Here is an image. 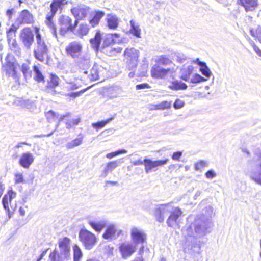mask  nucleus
Returning a JSON list of instances; mask_svg holds the SVG:
<instances>
[{"mask_svg": "<svg viewBox=\"0 0 261 261\" xmlns=\"http://www.w3.org/2000/svg\"><path fill=\"white\" fill-rule=\"evenodd\" d=\"M89 225L96 231L100 232L106 226V222L105 220L90 221Z\"/></svg>", "mask_w": 261, "mask_h": 261, "instance_id": "nucleus-32", "label": "nucleus"}, {"mask_svg": "<svg viewBox=\"0 0 261 261\" xmlns=\"http://www.w3.org/2000/svg\"><path fill=\"white\" fill-rule=\"evenodd\" d=\"M193 70L194 67L191 65L183 67L180 71V79L185 81H189Z\"/></svg>", "mask_w": 261, "mask_h": 261, "instance_id": "nucleus-30", "label": "nucleus"}, {"mask_svg": "<svg viewBox=\"0 0 261 261\" xmlns=\"http://www.w3.org/2000/svg\"><path fill=\"white\" fill-rule=\"evenodd\" d=\"M24 76L25 78H29L31 77L32 71L29 68L28 70H27L26 72L23 73Z\"/></svg>", "mask_w": 261, "mask_h": 261, "instance_id": "nucleus-61", "label": "nucleus"}, {"mask_svg": "<svg viewBox=\"0 0 261 261\" xmlns=\"http://www.w3.org/2000/svg\"><path fill=\"white\" fill-rule=\"evenodd\" d=\"M113 119V118H110L105 121H101L96 123H94L92 124V126L93 128L98 130V129L105 127L107 124L110 123Z\"/></svg>", "mask_w": 261, "mask_h": 261, "instance_id": "nucleus-40", "label": "nucleus"}, {"mask_svg": "<svg viewBox=\"0 0 261 261\" xmlns=\"http://www.w3.org/2000/svg\"><path fill=\"white\" fill-rule=\"evenodd\" d=\"M127 150H125V149H120V150H118L115 152H111V153H108L107 155H106V158L109 159H111L112 158H113V157L114 156H116L118 155H119L120 154H124V153H127Z\"/></svg>", "mask_w": 261, "mask_h": 261, "instance_id": "nucleus-44", "label": "nucleus"}, {"mask_svg": "<svg viewBox=\"0 0 261 261\" xmlns=\"http://www.w3.org/2000/svg\"><path fill=\"white\" fill-rule=\"evenodd\" d=\"M182 153L181 151L175 152L173 153L172 158L173 160L179 161L182 155Z\"/></svg>", "mask_w": 261, "mask_h": 261, "instance_id": "nucleus-55", "label": "nucleus"}, {"mask_svg": "<svg viewBox=\"0 0 261 261\" xmlns=\"http://www.w3.org/2000/svg\"><path fill=\"white\" fill-rule=\"evenodd\" d=\"M130 238L133 243L137 247V245H141L139 252H143V244L146 241V234L141 229L137 227H133L130 230Z\"/></svg>", "mask_w": 261, "mask_h": 261, "instance_id": "nucleus-7", "label": "nucleus"}, {"mask_svg": "<svg viewBox=\"0 0 261 261\" xmlns=\"http://www.w3.org/2000/svg\"><path fill=\"white\" fill-rule=\"evenodd\" d=\"M73 261H80L83 256L82 252L79 247L75 245L73 247Z\"/></svg>", "mask_w": 261, "mask_h": 261, "instance_id": "nucleus-38", "label": "nucleus"}, {"mask_svg": "<svg viewBox=\"0 0 261 261\" xmlns=\"http://www.w3.org/2000/svg\"><path fill=\"white\" fill-rule=\"evenodd\" d=\"M120 21V18L115 15L109 14L107 15V26L110 29L116 30Z\"/></svg>", "mask_w": 261, "mask_h": 261, "instance_id": "nucleus-24", "label": "nucleus"}, {"mask_svg": "<svg viewBox=\"0 0 261 261\" xmlns=\"http://www.w3.org/2000/svg\"><path fill=\"white\" fill-rule=\"evenodd\" d=\"M250 178L256 183L261 185V158L252 164V169L250 172Z\"/></svg>", "mask_w": 261, "mask_h": 261, "instance_id": "nucleus-18", "label": "nucleus"}, {"mask_svg": "<svg viewBox=\"0 0 261 261\" xmlns=\"http://www.w3.org/2000/svg\"><path fill=\"white\" fill-rule=\"evenodd\" d=\"M17 21L20 24H31L34 21L33 16L28 10H24L20 13Z\"/></svg>", "mask_w": 261, "mask_h": 261, "instance_id": "nucleus-23", "label": "nucleus"}, {"mask_svg": "<svg viewBox=\"0 0 261 261\" xmlns=\"http://www.w3.org/2000/svg\"><path fill=\"white\" fill-rule=\"evenodd\" d=\"M122 233L121 230L118 229L115 224H112L107 226L102 237L106 240H113L116 239Z\"/></svg>", "mask_w": 261, "mask_h": 261, "instance_id": "nucleus-15", "label": "nucleus"}, {"mask_svg": "<svg viewBox=\"0 0 261 261\" xmlns=\"http://www.w3.org/2000/svg\"><path fill=\"white\" fill-rule=\"evenodd\" d=\"M66 88L69 90H73L79 88V85L74 82H67Z\"/></svg>", "mask_w": 261, "mask_h": 261, "instance_id": "nucleus-53", "label": "nucleus"}, {"mask_svg": "<svg viewBox=\"0 0 261 261\" xmlns=\"http://www.w3.org/2000/svg\"><path fill=\"white\" fill-rule=\"evenodd\" d=\"M49 258L50 261H64L65 260H68V258H65L64 257V256H63V257H61V254H60V255L58 256V257H56V252H53L51 253H50L49 255Z\"/></svg>", "mask_w": 261, "mask_h": 261, "instance_id": "nucleus-47", "label": "nucleus"}, {"mask_svg": "<svg viewBox=\"0 0 261 261\" xmlns=\"http://www.w3.org/2000/svg\"><path fill=\"white\" fill-rule=\"evenodd\" d=\"M29 68V66L28 64H23L21 66V71L23 73L24 72H26L27 70H28Z\"/></svg>", "mask_w": 261, "mask_h": 261, "instance_id": "nucleus-59", "label": "nucleus"}, {"mask_svg": "<svg viewBox=\"0 0 261 261\" xmlns=\"http://www.w3.org/2000/svg\"><path fill=\"white\" fill-rule=\"evenodd\" d=\"M150 110H159L158 104L156 105H150L149 107Z\"/></svg>", "mask_w": 261, "mask_h": 261, "instance_id": "nucleus-64", "label": "nucleus"}, {"mask_svg": "<svg viewBox=\"0 0 261 261\" xmlns=\"http://www.w3.org/2000/svg\"><path fill=\"white\" fill-rule=\"evenodd\" d=\"M185 102L183 100L177 99L175 100L173 104V107L175 109H179L184 107Z\"/></svg>", "mask_w": 261, "mask_h": 261, "instance_id": "nucleus-51", "label": "nucleus"}, {"mask_svg": "<svg viewBox=\"0 0 261 261\" xmlns=\"http://www.w3.org/2000/svg\"><path fill=\"white\" fill-rule=\"evenodd\" d=\"M137 247L129 242H123L119 244V250L123 259L130 257L136 251Z\"/></svg>", "mask_w": 261, "mask_h": 261, "instance_id": "nucleus-11", "label": "nucleus"}, {"mask_svg": "<svg viewBox=\"0 0 261 261\" xmlns=\"http://www.w3.org/2000/svg\"><path fill=\"white\" fill-rule=\"evenodd\" d=\"M33 70L34 72V79L38 82L43 81L44 76L42 75V72L39 70L38 67L36 65H34L33 66Z\"/></svg>", "mask_w": 261, "mask_h": 261, "instance_id": "nucleus-37", "label": "nucleus"}, {"mask_svg": "<svg viewBox=\"0 0 261 261\" xmlns=\"http://www.w3.org/2000/svg\"><path fill=\"white\" fill-rule=\"evenodd\" d=\"M36 34L37 46L34 49V54L36 59L43 62L48 55V47L44 41L41 38L39 29L35 28Z\"/></svg>", "mask_w": 261, "mask_h": 261, "instance_id": "nucleus-3", "label": "nucleus"}, {"mask_svg": "<svg viewBox=\"0 0 261 261\" xmlns=\"http://www.w3.org/2000/svg\"><path fill=\"white\" fill-rule=\"evenodd\" d=\"M149 85L146 83L138 84L136 85V89L137 90L149 88Z\"/></svg>", "mask_w": 261, "mask_h": 261, "instance_id": "nucleus-57", "label": "nucleus"}, {"mask_svg": "<svg viewBox=\"0 0 261 261\" xmlns=\"http://www.w3.org/2000/svg\"><path fill=\"white\" fill-rule=\"evenodd\" d=\"M122 163L120 160L110 162L107 164L102 173L101 174V176L103 178H105L109 172H112L113 170L117 168L119 164Z\"/></svg>", "mask_w": 261, "mask_h": 261, "instance_id": "nucleus-27", "label": "nucleus"}, {"mask_svg": "<svg viewBox=\"0 0 261 261\" xmlns=\"http://www.w3.org/2000/svg\"><path fill=\"white\" fill-rule=\"evenodd\" d=\"M175 56L176 60L180 63H183L187 59V57L181 53H177L175 55Z\"/></svg>", "mask_w": 261, "mask_h": 261, "instance_id": "nucleus-52", "label": "nucleus"}, {"mask_svg": "<svg viewBox=\"0 0 261 261\" xmlns=\"http://www.w3.org/2000/svg\"><path fill=\"white\" fill-rule=\"evenodd\" d=\"M158 62L162 65H168L172 62L165 56H161L158 58Z\"/></svg>", "mask_w": 261, "mask_h": 261, "instance_id": "nucleus-49", "label": "nucleus"}, {"mask_svg": "<svg viewBox=\"0 0 261 261\" xmlns=\"http://www.w3.org/2000/svg\"><path fill=\"white\" fill-rule=\"evenodd\" d=\"M122 92V89L117 85H112L105 88L103 96L109 99L116 98L120 96Z\"/></svg>", "mask_w": 261, "mask_h": 261, "instance_id": "nucleus-19", "label": "nucleus"}, {"mask_svg": "<svg viewBox=\"0 0 261 261\" xmlns=\"http://www.w3.org/2000/svg\"><path fill=\"white\" fill-rule=\"evenodd\" d=\"M246 12L253 11L257 6V0H240Z\"/></svg>", "mask_w": 261, "mask_h": 261, "instance_id": "nucleus-29", "label": "nucleus"}, {"mask_svg": "<svg viewBox=\"0 0 261 261\" xmlns=\"http://www.w3.org/2000/svg\"><path fill=\"white\" fill-rule=\"evenodd\" d=\"M45 116L48 122L54 121L59 117V115L55 113L53 111L50 110L46 113Z\"/></svg>", "mask_w": 261, "mask_h": 261, "instance_id": "nucleus-41", "label": "nucleus"}, {"mask_svg": "<svg viewBox=\"0 0 261 261\" xmlns=\"http://www.w3.org/2000/svg\"><path fill=\"white\" fill-rule=\"evenodd\" d=\"M62 34L64 35L68 31L73 32L77 24L78 21L75 20L74 24L72 23V19L68 16L62 15L58 20Z\"/></svg>", "mask_w": 261, "mask_h": 261, "instance_id": "nucleus-9", "label": "nucleus"}, {"mask_svg": "<svg viewBox=\"0 0 261 261\" xmlns=\"http://www.w3.org/2000/svg\"><path fill=\"white\" fill-rule=\"evenodd\" d=\"M182 212L177 207H173L169 216L167 220L168 226L174 227L178 225L179 218L182 215Z\"/></svg>", "mask_w": 261, "mask_h": 261, "instance_id": "nucleus-16", "label": "nucleus"}, {"mask_svg": "<svg viewBox=\"0 0 261 261\" xmlns=\"http://www.w3.org/2000/svg\"><path fill=\"white\" fill-rule=\"evenodd\" d=\"M83 139V138L82 136L76 138L74 140L68 142L66 144L65 146L68 149H72L75 147L80 146L82 143Z\"/></svg>", "mask_w": 261, "mask_h": 261, "instance_id": "nucleus-35", "label": "nucleus"}, {"mask_svg": "<svg viewBox=\"0 0 261 261\" xmlns=\"http://www.w3.org/2000/svg\"><path fill=\"white\" fill-rule=\"evenodd\" d=\"M101 40V36L100 32H97L95 35L94 38H92L90 40L91 45L96 51H97L99 49Z\"/></svg>", "mask_w": 261, "mask_h": 261, "instance_id": "nucleus-34", "label": "nucleus"}, {"mask_svg": "<svg viewBox=\"0 0 261 261\" xmlns=\"http://www.w3.org/2000/svg\"><path fill=\"white\" fill-rule=\"evenodd\" d=\"M140 52L134 48H127L124 51V59L127 67L130 70H134L137 67Z\"/></svg>", "mask_w": 261, "mask_h": 261, "instance_id": "nucleus-5", "label": "nucleus"}, {"mask_svg": "<svg viewBox=\"0 0 261 261\" xmlns=\"http://www.w3.org/2000/svg\"><path fill=\"white\" fill-rule=\"evenodd\" d=\"M189 80L191 83L197 84L202 82L206 81H207V79L197 73H195L192 75Z\"/></svg>", "mask_w": 261, "mask_h": 261, "instance_id": "nucleus-39", "label": "nucleus"}, {"mask_svg": "<svg viewBox=\"0 0 261 261\" xmlns=\"http://www.w3.org/2000/svg\"><path fill=\"white\" fill-rule=\"evenodd\" d=\"M23 145H27L28 146H31V144L26 142H18L17 143L16 145L15 146L14 148L16 149H18L19 148L22 147Z\"/></svg>", "mask_w": 261, "mask_h": 261, "instance_id": "nucleus-58", "label": "nucleus"}, {"mask_svg": "<svg viewBox=\"0 0 261 261\" xmlns=\"http://www.w3.org/2000/svg\"><path fill=\"white\" fill-rule=\"evenodd\" d=\"M212 222L210 218L204 216L197 217L194 221L186 226L182 230V234L188 241L189 238L191 242H195L196 238L205 235L208 229L212 226Z\"/></svg>", "mask_w": 261, "mask_h": 261, "instance_id": "nucleus-1", "label": "nucleus"}, {"mask_svg": "<svg viewBox=\"0 0 261 261\" xmlns=\"http://www.w3.org/2000/svg\"><path fill=\"white\" fill-rule=\"evenodd\" d=\"M79 122V119H73L71 121L66 123V128L68 129H70L73 127H74L75 126L78 125Z\"/></svg>", "mask_w": 261, "mask_h": 261, "instance_id": "nucleus-50", "label": "nucleus"}, {"mask_svg": "<svg viewBox=\"0 0 261 261\" xmlns=\"http://www.w3.org/2000/svg\"><path fill=\"white\" fill-rule=\"evenodd\" d=\"M83 46L78 41H73L69 43L65 47V51L67 56L72 58H78L81 56Z\"/></svg>", "mask_w": 261, "mask_h": 261, "instance_id": "nucleus-10", "label": "nucleus"}, {"mask_svg": "<svg viewBox=\"0 0 261 261\" xmlns=\"http://www.w3.org/2000/svg\"><path fill=\"white\" fill-rule=\"evenodd\" d=\"M169 88L172 90H184L187 89V85L181 81L175 80L171 82Z\"/></svg>", "mask_w": 261, "mask_h": 261, "instance_id": "nucleus-31", "label": "nucleus"}, {"mask_svg": "<svg viewBox=\"0 0 261 261\" xmlns=\"http://www.w3.org/2000/svg\"><path fill=\"white\" fill-rule=\"evenodd\" d=\"M130 23V29L128 33L132 34L137 38H141V29L138 22L134 20H131Z\"/></svg>", "mask_w": 261, "mask_h": 261, "instance_id": "nucleus-26", "label": "nucleus"}, {"mask_svg": "<svg viewBox=\"0 0 261 261\" xmlns=\"http://www.w3.org/2000/svg\"><path fill=\"white\" fill-rule=\"evenodd\" d=\"M105 13L102 11L96 12L94 17L90 20V23L93 27L98 24L101 18L104 16Z\"/></svg>", "mask_w": 261, "mask_h": 261, "instance_id": "nucleus-36", "label": "nucleus"}, {"mask_svg": "<svg viewBox=\"0 0 261 261\" xmlns=\"http://www.w3.org/2000/svg\"><path fill=\"white\" fill-rule=\"evenodd\" d=\"M20 39L24 46L30 49L34 42V34L29 28H25L21 30L20 34Z\"/></svg>", "mask_w": 261, "mask_h": 261, "instance_id": "nucleus-14", "label": "nucleus"}, {"mask_svg": "<svg viewBox=\"0 0 261 261\" xmlns=\"http://www.w3.org/2000/svg\"><path fill=\"white\" fill-rule=\"evenodd\" d=\"M85 91V90H84V91L81 90L79 92L71 93V94H69V95L71 97H76L77 96H79L81 93H83Z\"/></svg>", "mask_w": 261, "mask_h": 261, "instance_id": "nucleus-60", "label": "nucleus"}, {"mask_svg": "<svg viewBox=\"0 0 261 261\" xmlns=\"http://www.w3.org/2000/svg\"><path fill=\"white\" fill-rule=\"evenodd\" d=\"M132 163L134 166H140L143 164H144L145 166V159L144 160L139 159L138 160L132 162Z\"/></svg>", "mask_w": 261, "mask_h": 261, "instance_id": "nucleus-56", "label": "nucleus"}, {"mask_svg": "<svg viewBox=\"0 0 261 261\" xmlns=\"http://www.w3.org/2000/svg\"><path fill=\"white\" fill-rule=\"evenodd\" d=\"M35 160L34 155L29 151L22 153L18 160L19 164L25 169H29Z\"/></svg>", "mask_w": 261, "mask_h": 261, "instance_id": "nucleus-20", "label": "nucleus"}, {"mask_svg": "<svg viewBox=\"0 0 261 261\" xmlns=\"http://www.w3.org/2000/svg\"><path fill=\"white\" fill-rule=\"evenodd\" d=\"M106 69L97 64H94L90 70V74L88 77L90 81H96L103 74Z\"/></svg>", "mask_w": 261, "mask_h": 261, "instance_id": "nucleus-22", "label": "nucleus"}, {"mask_svg": "<svg viewBox=\"0 0 261 261\" xmlns=\"http://www.w3.org/2000/svg\"><path fill=\"white\" fill-rule=\"evenodd\" d=\"M79 238L86 249L88 250L92 249L96 243L95 236L87 230H81Z\"/></svg>", "mask_w": 261, "mask_h": 261, "instance_id": "nucleus-8", "label": "nucleus"}, {"mask_svg": "<svg viewBox=\"0 0 261 261\" xmlns=\"http://www.w3.org/2000/svg\"><path fill=\"white\" fill-rule=\"evenodd\" d=\"M200 71L202 74L207 78H209L212 75V72L207 66L206 63L200 66Z\"/></svg>", "mask_w": 261, "mask_h": 261, "instance_id": "nucleus-43", "label": "nucleus"}, {"mask_svg": "<svg viewBox=\"0 0 261 261\" xmlns=\"http://www.w3.org/2000/svg\"><path fill=\"white\" fill-rule=\"evenodd\" d=\"M208 162L204 161H200L199 162L195 164V170L196 171L201 170L205 167L208 166Z\"/></svg>", "mask_w": 261, "mask_h": 261, "instance_id": "nucleus-45", "label": "nucleus"}, {"mask_svg": "<svg viewBox=\"0 0 261 261\" xmlns=\"http://www.w3.org/2000/svg\"><path fill=\"white\" fill-rule=\"evenodd\" d=\"M205 176L207 178L213 179L216 176V173L214 171L210 170L206 172Z\"/></svg>", "mask_w": 261, "mask_h": 261, "instance_id": "nucleus-54", "label": "nucleus"}, {"mask_svg": "<svg viewBox=\"0 0 261 261\" xmlns=\"http://www.w3.org/2000/svg\"><path fill=\"white\" fill-rule=\"evenodd\" d=\"M71 12L76 19L81 20L85 18L89 12V7L85 5H78L71 9Z\"/></svg>", "mask_w": 261, "mask_h": 261, "instance_id": "nucleus-21", "label": "nucleus"}, {"mask_svg": "<svg viewBox=\"0 0 261 261\" xmlns=\"http://www.w3.org/2000/svg\"><path fill=\"white\" fill-rule=\"evenodd\" d=\"M67 4L66 0H53L50 5V11L46 15L45 23L50 29L53 35L57 38V32L55 24L53 19L57 11L62 9V7Z\"/></svg>", "mask_w": 261, "mask_h": 261, "instance_id": "nucleus-2", "label": "nucleus"}, {"mask_svg": "<svg viewBox=\"0 0 261 261\" xmlns=\"http://www.w3.org/2000/svg\"><path fill=\"white\" fill-rule=\"evenodd\" d=\"M159 110L168 109L171 108V101H163L158 104Z\"/></svg>", "mask_w": 261, "mask_h": 261, "instance_id": "nucleus-46", "label": "nucleus"}, {"mask_svg": "<svg viewBox=\"0 0 261 261\" xmlns=\"http://www.w3.org/2000/svg\"><path fill=\"white\" fill-rule=\"evenodd\" d=\"M16 193L13 192L12 190H9L7 194L5 195L2 199V203L3 207L5 210L6 217L1 218L0 217V224H5L12 217L13 215V212H11L9 207V204H11L12 200L15 198Z\"/></svg>", "mask_w": 261, "mask_h": 261, "instance_id": "nucleus-6", "label": "nucleus"}, {"mask_svg": "<svg viewBox=\"0 0 261 261\" xmlns=\"http://www.w3.org/2000/svg\"><path fill=\"white\" fill-rule=\"evenodd\" d=\"M173 206L170 203L161 204L156 208L154 213L157 220L160 222H163L165 217L170 214L173 209Z\"/></svg>", "mask_w": 261, "mask_h": 261, "instance_id": "nucleus-12", "label": "nucleus"}, {"mask_svg": "<svg viewBox=\"0 0 261 261\" xmlns=\"http://www.w3.org/2000/svg\"><path fill=\"white\" fill-rule=\"evenodd\" d=\"M18 28L19 26L12 24L9 30L7 31L8 42H14V40L15 39V33Z\"/></svg>", "mask_w": 261, "mask_h": 261, "instance_id": "nucleus-33", "label": "nucleus"}, {"mask_svg": "<svg viewBox=\"0 0 261 261\" xmlns=\"http://www.w3.org/2000/svg\"><path fill=\"white\" fill-rule=\"evenodd\" d=\"M253 47L254 50L257 53V54L258 56H259L261 54V50L259 49V48L254 44L253 45Z\"/></svg>", "mask_w": 261, "mask_h": 261, "instance_id": "nucleus-63", "label": "nucleus"}, {"mask_svg": "<svg viewBox=\"0 0 261 261\" xmlns=\"http://www.w3.org/2000/svg\"><path fill=\"white\" fill-rule=\"evenodd\" d=\"M14 181L16 184H19L24 182L25 180L23 178L22 173H17L14 175Z\"/></svg>", "mask_w": 261, "mask_h": 261, "instance_id": "nucleus-48", "label": "nucleus"}, {"mask_svg": "<svg viewBox=\"0 0 261 261\" xmlns=\"http://www.w3.org/2000/svg\"><path fill=\"white\" fill-rule=\"evenodd\" d=\"M79 67L85 70L90 65V56L88 54L82 55L77 62Z\"/></svg>", "mask_w": 261, "mask_h": 261, "instance_id": "nucleus-28", "label": "nucleus"}, {"mask_svg": "<svg viewBox=\"0 0 261 261\" xmlns=\"http://www.w3.org/2000/svg\"><path fill=\"white\" fill-rule=\"evenodd\" d=\"M79 35L83 36L86 35L89 32V28L87 24L82 23L79 25L77 30Z\"/></svg>", "mask_w": 261, "mask_h": 261, "instance_id": "nucleus-42", "label": "nucleus"}, {"mask_svg": "<svg viewBox=\"0 0 261 261\" xmlns=\"http://www.w3.org/2000/svg\"><path fill=\"white\" fill-rule=\"evenodd\" d=\"M59 84V78L56 75H51L50 82L48 83L46 86V90L47 92L52 94L58 93V92L55 89Z\"/></svg>", "mask_w": 261, "mask_h": 261, "instance_id": "nucleus-25", "label": "nucleus"}, {"mask_svg": "<svg viewBox=\"0 0 261 261\" xmlns=\"http://www.w3.org/2000/svg\"><path fill=\"white\" fill-rule=\"evenodd\" d=\"M8 43L11 47H12L14 48H16L17 46V44L16 43L15 39L14 40V42H8Z\"/></svg>", "mask_w": 261, "mask_h": 261, "instance_id": "nucleus-62", "label": "nucleus"}, {"mask_svg": "<svg viewBox=\"0 0 261 261\" xmlns=\"http://www.w3.org/2000/svg\"><path fill=\"white\" fill-rule=\"evenodd\" d=\"M168 161V159L152 161L150 159H145L144 166L145 173L148 174L152 171H156L159 167H161L166 164Z\"/></svg>", "mask_w": 261, "mask_h": 261, "instance_id": "nucleus-13", "label": "nucleus"}, {"mask_svg": "<svg viewBox=\"0 0 261 261\" xmlns=\"http://www.w3.org/2000/svg\"><path fill=\"white\" fill-rule=\"evenodd\" d=\"M174 67L165 69L158 65H154L151 70V76L154 78L166 79L168 77L173 78L176 71Z\"/></svg>", "mask_w": 261, "mask_h": 261, "instance_id": "nucleus-4", "label": "nucleus"}, {"mask_svg": "<svg viewBox=\"0 0 261 261\" xmlns=\"http://www.w3.org/2000/svg\"><path fill=\"white\" fill-rule=\"evenodd\" d=\"M70 239L67 237H65L59 240V246L61 258L63 257V256H64V257L65 258H69L70 257Z\"/></svg>", "mask_w": 261, "mask_h": 261, "instance_id": "nucleus-17", "label": "nucleus"}]
</instances>
